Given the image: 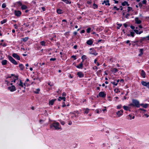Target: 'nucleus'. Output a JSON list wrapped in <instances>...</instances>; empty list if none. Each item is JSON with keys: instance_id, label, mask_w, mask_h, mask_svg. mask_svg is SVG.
Returning a JSON list of instances; mask_svg holds the SVG:
<instances>
[{"instance_id": "62", "label": "nucleus", "mask_w": 149, "mask_h": 149, "mask_svg": "<svg viewBox=\"0 0 149 149\" xmlns=\"http://www.w3.org/2000/svg\"><path fill=\"white\" fill-rule=\"evenodd\" d=\"M77 45H75L74 46V49H77Z\"/></svg>"}, {"instance_id": "58", "label": "nucleus", "mask_w": 149, "mask_h": 149, "mask_svg": "<svg viewBox=\"0 0 149 149\" xmlns=\"http://www.w3.org/2000/svg\"><path fill=\"white\" fill-rule=\"evenodd\" d=\"M66 98L65 97H62V100H63L64 101H65Z\"/></svg>"}, {"instance_id": "50", "label": "nucleus", "mask_w": 149, "mask_h": 149, "mask_svg": "<svg viewBox=\"0 0 149 149\" xmlns=\"http://www.w3.org/2000/svg\"><path fill=\"white\" fill-rule=\"evenodd\" d=\"M62 100V97H58V100L59 101H61V100Z\"/></svg>"}, {"instance_id": "64", "label": "nucleus", "mask_w": 149, "mask_h": 149, "mask_svg": "<svg viewBox=\"0 0 149 149\" xmlns=\"http://www.w3.org/2000/svg\"><path fill=\"white\" fill-rule=\"evenodd\" d=\"M7 45L6 44V43H4L3 45H2V46L4 47H6V46Z\"/></svg>"}, {"instance_id": "23", "label": "nucleus", "mask_w": 149, "mask_h": 149, "mask_svg": "<svg viewBox=\"0 0 149 149\" xmlns=\"http://www.w3.org/2000/svg\"><path fill=\"white\" fill-rule=\"evenodd\" d=\"M19 68H20L21 70H23L24 69V66L22 64H19Z\"/></svg>"}, {"instance_id": "36", "label": "nucleus", "mask_w": 149, "mask_h": 149, "mask_svg": "<svg viewBox=\"0 0 149 149\" xmlns=\"http://www.w3.org/2000/svg\"><path fill=\"white\" fill-rule=\"evenodd\" d=\"M91 30V28H89L87 29V32L88 33H89L90 32Z\"/></svg>"}, {"instance_id": "8", "label": "nucleus", "mask_w": 149, "mask_h": 149, "mask_svg": "<svg viewBox=\"0 0 149 149\" xmlns=\"http://www.w3.org/2000/svg\"><path fill=\"white\" fill-rule=\"evenodd\" d=\"M141 84L143 85L146 86L149 88V82H146L145 81H142Z\"/></svg>"}, {"instance_id": "60", "label": "nucleus", "mask_w": 149, "mask_h": 149, "mask_svg": "<svg viewBox=\"0 0 149 149\" xmlns=\"http://www.w3.org/2000/svg\"><path fill=\"white\" fill-rule=\"evenodd\" d=\"M85 30H82L81 31V33H83L85 32Z\"/></svg>"}, {"instance_id": "56", "label": "nucleus", "mask_w": 149, "mask_h": 149, "mask_svg": "<svg viewBox=\"0 0 149 149\" xmlns=\"http://www.w3.org/2000/svg\"><path fill=\"white\" fill-rule=\"evenodd\" d=\"M130 27L132 29H134L135 28V27L134 26H130Z\"/></svg>"}, {"instance_id": "42", "label": "nucleus", "mask_w": 149, "mask_h": 149, "mask_svg": "<svg viewBox=\"0 0 149 149\" xmlns=\"http://www.w3.org/2000/svg\"><path fill=\"white\" fill-rule=\"evenodd\" d=\"M111 83L115 86H116L118 84V83H116L115 82H111Z\"/></svg>"}, {"instance_id": "18", "label": "nucleus", "mask_w": 149, "mask_h": 149, "mask_svg": "<svg viewBox=\"0 0 149 149\" xmlns=\"http://www.w3.org/2000/svg\"><path fill=\"white\" fill-rule=\"evenodd\" d=\"M140 105L142 106L143 107L145 108H147L148 106V104H141Z\"/></svg>"}, {"instance_id": "45", "label": "nucleus", "mask_w": 149, "mask_h": 149, "mask_svg": "<svg viewBox=\"0 0 149 149\" xmlns=\"http://www.w3.org/2000/svg\"><path fill=\"white\" fill-rule=\"evenodd\" d=\"M56 58H51L50 59V61H55L56 60Z\"/></svg>"}, {"instance_id": "44", "label": "nucleus", "mask_w": 149, "mask_h": 149, "mask_svg": "<svg viewBox=\"0 0 149 149\" xmlns=\"http://www.w3.org/2000/svg\"><path fill=\"white\" fill-rule=\"evenodd\" d=\"M147 1L146 0H144L142 1V3L143 4H146V3Z\"/></svg>"}, {"instance_id": "46", "label": "nucleus", "mask_w": 149, "mask_h": 149, "mask_svg": "<svg viewBox=\"0 0 149 149\" xmlns=\"http://www.w3.org/2000/svg\"><path fill=\"white\" fill-rule=\"evenodd\" d=\"M130 16V14L128 13H127V14L126 16H125V17L127 18V19H128V16Z\"/></svg>"}, {"instance_id": "6", "label": "nucleus", "mask_w": 149, "mask_h": 149, "mask_svg": "<svg viewBox=\"0 0 149 149\" xmlns=\"http://www.w3.org/2000/svg\"><path fill=\"white\" fill-rule=\"evenodd\" d=\"M21 14V12L19 10H15L14 11L15 15L17 17H19Z\"/></svg>"}, {"instance_id": "22", "label": "nucleus", "mask_w": 149, "mask_h": 149, "mask_svg": "<svg viewBox=\"0 0 149 149\" xmlns=\"http://www.w3.org/2000/svg\"><path fill=\"white\" fill-rule=\"evenodd\" d=\"M143 49H140V54H139V56H141L143 54Z\"/></svg>"}, {"instance_id": "16", "label": "nucleus", "mask_w": 149, "mask_h": 149, "mask_svg": "<svg viewBox=\"0 0 149 149\" xmlns=\"http://www.w3.org/2000/svg\"><path fill=\"white\" fill-rule=\"evenodd\" d=\"M81 62L79 65L77 66V67L78 68H82L83 66V63Z\"/></svg>"}, {"instance_id": "17", "label": "nucleus", "mask_w": 149, "mask_h": 149, "mask_svg": "<svg viewBox=\"0 0 149 149\" xmlns=\"http://www.w3.org/2000/svg\"><path fill=\"white\" fill-rule=\"evenodd\" d=\"M56 100V99H52L49 102V105H53L54 103V102Z\"/></svg>"}, {"instance_id": "52", "label": "nucleus", "mask_w": 149, "mask_h": 149, "mask_svg": "<svg viewBox=\"0 0 149 149\" xmlns=\"http://www.w3.org/2000/svg\"><path fill=\"white\" fill-rule=\"evenodd\" d=\"M139 6L140 7H141L142 6V3H139Z\"/></svg>"}, {"instance_id": "1", "label": "nucleus", "mask_w": 149, "mask_h": 149, "mask_svg": "<svg viewBox=\"0 0 149 149\" xmlns=\"http://www.w3.org/2000/svg\"><path fill=\"white\" fill-rule=\"evenodd\" d=\"M130 106H136L137 107H139L140 106L139 101L133 99L132 100V103L129 104Z\"/></svg>"}, {"instance_id": "10", "label": "nucleus", "mask_w": 149, "mask_h": 149, "mask_svg": "<svg viewBox=\"0 0 149 149\" xmlns=\"http://www.w3.org/2000/svg\"><path fill=\"white\" fill-rule=\"evenodd\" d=\"M123 113V110H122L118 111L117 113V114L118 117H120L121 115H122Z\"/></svg>"}, {"instance_id": "48", "label": "nucleus", "mask_w": 149, "mask_h": 149, "mask_svg": "<svg viewBox=\"0 0 149 149\" xmlns=\"http://www.w3.org/2000/svg\"><path fill=\"white\" fill-rule=\"evenodd\" d=\"M65 106H66V105H65V102H63V105H62V107H65Z\"/></svg>"}, {"instance_id": "26", "label": "nucleus", "mask_w": 149, "mask_h": 149, "mask_svg": "<svg viewBox=\"0 0 149 149\" xmlns=\"http://www.w3.org/2000/svg\"><path fill=\"white\" fill-rule=\"evenodd\" d=\"M28 39V37H26L24 38H22V39L23 41L25 42Z\"/></svg>"}, {"instance_id": "39", "label": "nucleus", "mask_w": 149, "mask_h": 149, "mask_svg": "<svg viewBox=\"0 0 149 149\" xmlns=\"http://www.w3.org/2000/svg\"><path fill=\"white\" fill-rule=\"evenodd\" d=\"M122 107V105L121 104L117 106V109H120Z\"/></svg>"}, {"instance_id": "15", "label": "nucleus", "mask_w": 149, "mask_h": 149, "mask_svg": "<svg viewBox=\"0 0 149 149\" xmlns=\"http://www.w3.org/2000/svg\"><path fill=\"white\" fill-rule=\"evenodd\" d=\"M104 3H105L106 5H108V6H110V5L109 3V0H107V1H104L102 3V4H103Z\"/></svg>"}, {"instance_id": "51", "label": "nucleus", "mask_w": 149, "mask_h": 149, "mask_svg": "<svg viewBox=\"0 0 149 149\" xmlns=\"http://www.w3.org/2000/svg\"><path fill=\"white\" fill-rule=\"evenodd\" d=\"M48 84L50 85V86H52L53 85V84H51L50 82H49L48 83Z\"/></svg>"}, {"instance_id": "4", "label": "nucleus", "mask_w": 149, "mask_h": 149, "mask_svg": "<svg viewBox=\"0 0 149 149\" xmlns=\"http://www.w3.org/2000/svg\"><path fill=\"white\" fill-rule=\"evenodd\" d=\"M8 89L11 92L14 91L16 90L15 87L14 85L8 87Z\"/></svg>"}, {"instance_id": "12", "label": "nucleus", "mask_w": 149, "mask_h": 149, "mask_svg": "<svg viewBox=\"0 0 149 149\" xmlns=\"http://www.w3.org/2000/svg\"><path fill=\"white\" fill-rule=\"evenodd\" d=\"M141 75L143 78H144L145 77L146 73L143 70H141Z\"/></svg>"}, {"instance_id": "61", "label": "nucleus", "mask_w": 149, "mask_h": 149, "mask_svg": "<svg viewBox=\"0 0 149 149\" xmlns=\"http://www.w3.org/2000/svg\"><path fill=\"white\" fill-rule=\"evenodd\" d=\"M14 27H15V29H17L18 28H17V25H16V24H15V25H14Z\"/></svg>"}, {"instance_id": "14", "label": "nucleus", "mask_w": 149, "mask_h": 149, "mask_svg": "<svg viewBox=\"0 0 149 149\" xmlns=\"http://www.w3.org/2000/svg\"><path fill=\"white\" fill-rule=\"evenodd\" d=\"M135 116H132V115L130 114L127 116V118L129 119L130 120H131L132 119H134V118Z\"/></svg>"}, {"instance_id": "25", "label": "nucleus", "mask_w": 149, "mask_h": 149, "mask_svg": "<svg viewBox=\"0 0 149 149\" xmlns=\"http://www.w3.org/2000/svg\"><path fill=\"white\" fill-rule=\"evenodd\" d=\"M123 108L124 109L127 111L129 110L130 109V108L129 107L127 106H124L123 107Z\"/></svg>"}, {"instance_id": "3", "label": "nucleus", "mask_w": 149, "mask_h": 149, "mask_svg": "<svg viewBox=\"0 0 149 149\" xmlns=\"http://www.w3.org/2000/svg\"><path fill=\"white\" fill-rule=\"evenodd\" d=\"M9 60L14 64L17 65V63L16 61L11 56H8Z\"/></svg>"}, {"instance_id": "63", "label": "nucleus", "mask_w": 149, "mask_h": 149, "mask_svg": "<svg viewBox=\"0 0 149 149\" xmlns=\"http://www.w3.org/2000/svg\"><path fill=\"white\" fill-rule=\"evenodd\" d=\"M144 116L147 118L149 117V115L147 114H144Z\"/></svg>"}, {"instance_id": "54", "label": "nucleus", "mask_w": 149, "mask_h": 149, "mask_svg": "<svg viewBox=\"0 0 149 149\" xmlns=\"http://www.w3.org/2000/svg\"><path fill=\"white\" fill-rule=\"evenodd\" d=\"M91 54H93V55H97V54L96 52L95 53H90Z\"/></svg>"}, {"instance_id": "55", "label": "nucleus", "mask_w": 149, "mask_h": 149, "mask_svg": "<svg viewBox=\"0 0 149 149\" xmlns=\"http://www.w3.org/2000/svg\"><path fill=\"white\" fill-rule=\"evenodd\" d=\"M98 69V68L96 66H94V67H93V69H94V70H95V69Z\"/></svg>"}, {"instance_id": "2", "label": "nucleus", "mask_w": 149, "mask_h": 149, "mask_svg": "<svg viewBox=\"0 0 149 149\" xmlns=\"http://www.w3.org/2000/svg\"><path fill=\"white\" fill-rule=\"evenodd\" d=\"M60 124L59 123L54 121V122L50 125V128H52V127H54L56 130H59L60 129L59 127Z\"/></svg>"}, {"instance_id": "34", "label": "nucleus", "mask_w": 149, "mask_h": 149, "mask_svg": "<svg viewBox=\"0 0 149 149\" xmlns=\"http://www.w3.org/2000/svg\"><path fill=\"white\" fill-rule=\"evenodd\" d=\"M113 72H114L115 73H116L118 72V70L116 68H114L112 70Z\"/></svg>"}, {"instance_id": "20", "label": "nucleus", "mask_w": 149, "mask_h": 149, "mask_svg": "<svg viewBox=\"0 0 149 149\" xmlns=\"http://www.w3.org/2000/svg\"><path fill=\"white\" fill-rule=\"evenodd\" d=\"M17 86H20L22 87H23V83L22 82L21 80H20V81L19 83L18 84Z\"/></svg>"}, {"instance_id": "24", "label": "nucleus", "mask_w": 149, "mask_h": 149, "mask_svg": "<svg viewBox=\"0 0 149 149\" xmlns=\"http://www.w3.org/2000/svg\"><path fill=\"white\" fill-rule=\"evenodd\" d=\"M86 55H84L81 57V59L82 60V62H84V60L86 59Z\"/></svg>"}, {"instance_id": "32", "label": "nucleus", "mask_w": 149, "mask_h": 149, "mask_svg": "<svg viewBox=\"0 0 149 149\" xmlns=\"http://www.w3.org/2000/svg\"><path fill=\"white\" fill-rule=\"evenodd\" d=\"M89 109H85V111H84V113H86L87 114L89 112Z\"/></svg>"}, {"instance_id": "35", "label": "nucleus", "mask_w": 149, "mask_h": 149, "mask_svg": "<svg viewBox=\"0 0 149 149\" xmlns=\"http://www.w3.org/2000/svg\"><path fill=\"white\" fill-rule=\"evenodd\" d=\"M132 8L130 7H128L127 8V12H129L131 10H132Z\"/></svg>"}, {"instance_id": "38", "label": "nucleus", "mask_w": 149, "mask_h": 149, "mask_svg": "<svg viewBox=\"0 0 149 149\" xmlns=\"http://www.w3.org/2000/svg\"><path fill=\"white\" fill-rule=\"evenodd\" d=\"M93 7L94 9H95V8H97V4L94 3L93 4Z\"/></svg>"}, {"instance_id": "5", "label": "nucleus", "mask_w": 149, "mask_h": 149, "mask_svg": "<svg viewBox=\"0 0 149 149\" xmlns=\"http://www.w3.org/2000/svg\"><path fill=\"white\" fill-rule=\"evenodd\" d=\"M12 56L18 60H20V58L19 56L16 53H13L12 55Z\"/></svg>"}, {"instance_id": "43", "label": "nucleus", "mask_w": 149, "mask_h": 149, "mask_svg": "<svg viewBox=\"0 0 149 149\" xmlns=\"http://www.w3.org/2000/svg\"><path fill=\"white\" fill-rule=\"evenodd\" d=\"M134 31L137 34H139V31L137 30H134Z\"/></svg>"}, {"instance_id": "13", "label": "nucleus", "mask_w": 149, "mask_h": 149, "mask_svg": "<svg viewBox=\"0 0 149 149\" xmlns=\"http://www.w3.org/2000/svg\"><path fill=\"white\" fill-rule=\"evenodd\" d=\"M93 43V41L91 39H90L87 41L86 43L89 45H91Z\"/></svg>"}, {"instance_id": "30", "label": "nucleus", "mask_w": 149, "mask_h": 149, "mask_svg": "<svg viewBox=\"0 0 149 149\" xmlns=\"http://www.w3.org/2000/svg\"><path fill=\"white\" fill-rule=\"evenodd\" d=\"M40 91V89L39 88H38L36 89V91H34V92L36 94H38L39 93V92Z\"/></svg>"}, {"instance_id": "59", "label": "nucleus", "mask_w": 149, "mask_h": 149, "mask_svg": "<svg viewBox=\"0 0 149 149\" xmlns=\"http://www.w3.org/2000/svg\"><path fill=\"white\" fill-rule=\"evenodd\" d=\"M140 109L141 110L143 111H146V110L145 109H143L141 108Z\"/></svg>"}, {"instance_id": "31", "label": "nucleus", "mask_w": 149, "mask_h": 149, "mask_svg": "<svg viewBox=\"0 0 149 149\" xmlns=\"http://www.w3.org/2000/svg\"><path fill=\"white\" fill-rule=\"evenodd\" d=\"M7 22L6 19H4L1 22V24H3L6 23Z\"/></svg>"}, {"instance_id": "7", "label": "nucleus", "mask_w": 149, "mask_h": 149, "mask_svg": "<svg viewBox=\"0 0 149 149\" xmlns=\"http://www.w3.org/2000/svg\"><path fill=\"white\" fill-rule=\"evenodd\" d=\"M98 95L99 96L104 98L106 97V94L104 92L101 91L99 93Z\"/></svg>"}, {"instance_id": "19", "label": "nucleus", "mask_w": 149, "mask_h": 149, "mask_svg": "<svg viewBox=\"0 0 149 149\" xmlns=\"http://www.w3.org/2000/svg\"><path fill=\"white\" fill-rule=\"evenodd\" d=\"M7 61L6 60H3L2 61V65H6L7 64Z\"/></svg>"}, {"instance_id": "37", "label": "nucleus", "mask_w": 149, "mask_h": 149, "mask_svg": "<svg viewBox=\"0 0 149 149\" xmlns=\"http://www.w3.org/2000/svg\"><path fill=\"white\" fill-rule=\"evenodd\" d=\"M134 33L133 32H130V35L132 37H133L134 36Z\"/></svg>"}, {"instance_id": "27", "label": "nucleus", "mask_w": 149, "mask_h": 149, "mask_svg": "<svg viewBox=\"0 0 149 149\" xmlns=\"http://www.w3.org/2000/svg\"><path fill=\"white\" fill-rule=\"evenodd\" d=\"M46 42L45 41H42L40 42V44L42 46H45Z\"/></svg>"}, {"instance_id": "9", "label": "nucleus", "mask_w": 149, "mask_h": 149, "mask_svg": "<svg viewBox=\"0 0 149 149\" xmlns=\"http://www.w3.org/2000/svg\"><path fill=\"white\" fill-rule=\"evenodd\" d=\"M135 21L136 23L137 24H140L141 23V21L139 20V18L138 17H136L135 18Z\"/></svg>"}, {"instance_id": "49", "label": "nucleus", "mask_w": 149, "mask_h": 149, "mask_svg": "<svg viewBox=\"0 0 149 149\" xmlns=\"http://www.w3.org/2000/svg\"><path fill=\"white\" fill-rule=\"evenodd\" d=\"M60 123L61 124H62V125H64L65 124V123L64 121H61L60 122Z\"/></svg>"}, {"instance_id": "11", "label": "nucleus", "mask_w": 149, "mask_h": 149, "mask_svg": "<svg viewBox=\"0 0 149 149\" xmlns=\"http://www.w3.org/2000/svg\"><path fill=\"white\" fill-rule=\"evenodd\" d=\"M77 74L80 78H82L84 76V74L81 72H78L77 73Z\"/></svg>"}, {"instance_id": "29", "label": "nucleus", "mask_w": 149, "mask_h": 149, "mask_svg": "<svg viewBox=\"0 0 149 149\" xmlns=\"http://www.w3.org/2000/svg\"><path fill=\"white\" fill-rule=\"evenodd\" d=\"M15 78H16L15 79H14V81H12L11 82H13L14 83H15L16 82V80H17L18 79V76H15Z\"/></svg>"}, {"instance_id": "47", "label": "nucleus", "mask_w": 149, "mask_h": 149, "mask_svg": "<svg viewBox=\"0 0 149 149\" xmlns=\"http://www.w3.org/2000/svg\"><path fill=\"white\" fill-rule=\"evenodd\" d=\"M17 3H18V4L20 6H22V3L20 1H19V2H17Z\"/></svg>"}, {"instance_id": "53", "label": "nucleus", "mask_w": 149, "mask_h": 149, "mask_svg": "<svg viewBox=\"0 0 149 149\" xmlns=\"http://www.w3.org/2000/svg\"><path fill=\"white\" fill-rule=\"evenodd\" d=\"M76 56H75L73 55L72 56V58H73L74 60L76 59Z\"/></svg>"}, {"instance_id": "41", "label": "nucleus", "mask_w": 149, "mask_h": 149, "mask_svg": "<svg viewBox=\"0 0 149 149\" xmlns=\"http://www.w3.org/2000/svg\"><path fill=\"white\" fill-rule=\"evenodd\" d=\"M6 7V5L5 3H3L2 4V7L3 8H4Z\"/></svg>"}, {"instance_id": "33", "label": "nucleus", "mask_w": 149, "mask_h": 149, "mask_svg": "<svg viewBox=\"0 0 149 149\" xmlns=\"http://www.w3.org/2000/svg\"><path fill=\"white\" fill-rule=\"evenodd\" d=\"M128 4L127 2L126 1H125L123 2L122 3V5L123 6H125V5H126V4Z\"/></svg>"}, {"instance_id": "28", "label": "nucleus", "mask_w": 149, "mask_h": 149, "mask_svg": "<svg viewBox=\"0 0 149 149\" xmlns=\"http://www.w3.org/2000/svg\"><path fill=\"white\" fill-rule=\"evenodd\" d=\"M57 12L58 14H61L63 13L62 11L60 9H57Z\"/></svg>"}, {"instance_id": "40", "label": "nucleus", "mask_w": 149, "mask_h": 149, "mask_svg": "<svg viewBox=\"0 0 149 149\" xmlns=\"http://www.w3.org/2000/svg\"><path fill=\"white\" fill-rule=\"evenodd\" d=\"M62 1H63L64 2H65V3H66L67 4L69 3V1L68 0H62Z\"/></svg>"}, {"instance_id": "21", "label": "nucleus", "mask_w": 149, "mask_h": 149, "mask_svg": "<svg viewBox=\"0 0 149 149\" xmlns=\"http://www.w3.org/2000/svg\"><path fill=\"white\" fill-rule=\"evenodd\" d=\"M27 6L25 5H22L21 6V8L22 10H25L27 8Z\"/></svg>"}, {"instance_id": "57", "label": "nucleus", "mask_w": 149, "mask_h": 149, "mask_svg": "<svg viewBox=\"0 0 149 149\" xmlns=\"http://www.w3.org/2000/svg\"><path fill=\"white\" fill-rule=\"evenodd\" d=\"M62 95L63 96H65L66 95V93L65 92H63V93Z\"/></svg>"}]
</instances>
